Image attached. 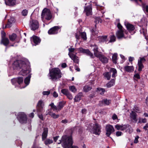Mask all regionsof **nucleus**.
Returning <instances> with one entry per match:
<instances>
[{
  "label": "nucleus",
  "instance_id": "obj_14",
  "mask_svg": "<svg viewBox=\"0 0 148 148\" xmlns=\"http://www.w3.org/2000/svg\"><path fill=\"white\" fill-rule=\"evenodd\" d=\"M4 1L5 4L9 6H14L16 3V0H4Z\"/></svg>",
  "mask_w": 148,
  "mask_h": 148
},
{
  "label": "nucleus",
  "instance_id": "obj_50",
  "mask_svg": "<svg viewBox=\"0 0 148 148\" xmlns=\"http://www.w3.org/2000/svg\"><path fill=\"white\" fill-rule=\"evenodd\" d=\"M50 92L49 91H44L42 92V94L44 95H48L50 94Z\"/></svg>",
  "mask_w": 148,
  "mask_h": 148
},
{
  "label": "nucleus",
  "instance_id": "obj_55",
  "mask_svg": "<svg viewBox=\"0 0 148 148\" xmlns=\"http://www.w3.org/2000/svg\"><path fill=\"white\" fill-rule=\"evenodd\" d=\"M80 34L79 33H76L75 34V36L76 38L77 39H79V35Z\"/></svg>",
  "mask_w": 148,
  "mask_h": 148
},
{
  "label": "nucleus",
  "instance_id": "obj_38",
  "mask_svg": "<svg viewBox=\"0 0 148 148\" xmlns=\"http://www.w3.org/2000/svg\"><path fill=\"white\" fill-rule=\"evenodd\" d=\"M53 143L52 139H47L45 142V143L46 145L51 144Z\"/></svg>",
  "mask_w": 148,
  "mask_h": 148
},
{
  "label": "nucleus",
  "instance_id": "obj_42",
  "mask_svg": "<svg viewBox=\"0 0 148 148\" xmlns=\"http://www.w3.org/2000/svg\"><path fill=\"white\" fill-rule=\"evenodd\" d=\"M61 92L62 93L66 96L69 92L68 90L66 89H62L61 90Z\"/></svg>",
  "mask_w": 148,
  "mask_h": 148
},
{
  "label": "nucleus",
  "instance_id": "obj_35",
  "mask_svg": "<svg viewBox=\"0 0 148 148\" xmlns=\"http://www.w3.org/2000/svg\"><path fill=\"white\" fill-rule=\"evenodd\" d=\"M110 72H112V77H115L116 76V74L117 71L116 69L114 68H111L110 70Z\"/></svg>",
  "mask_w": 148,
  "mask_h": 148
},
{
  "label": "nucleus",
  "instance_id": "obj_49",
  "mask_svg": "<svg viewBox=\"0 0 148 148\" xmlns=\"http://www.w3.org/2000/svg\"><path fill=\"white\" fill-rule=\"evenodd\" d=\"M103 101L104 102V103H105V104L106 105H108L110 103V102L111 101L110 100H108L107 99L104 100Z\"/></svg>",
  "mask_w": 148,
  "mask_h": 148
},
{
  "label": "nucleus",
  "instance_id": "obj_15",
  "mask_svg": "<svg viewBox=\"0 0 148 148\" xmlns=\"http://www.w3.org/2000/svg\"><path fill=\"white\" fill-rule=\"evenodd\" d=\"M69 55L71 59L73 61V62L75 63H78L79 62V59L78 57L72 53H69Z\"/></svg>",
  "mask_w": 148,
  "mask_h": 148
},
{
  "label": "nucleus",
  "instance_id": "obj_26",
  "mask_svg": "<svg viewBox=\"0 0 148 148\" xmlns=\"http://www.w3.org/2000/svg\"><path fill=\"white\" fill-rule=\"evenodd\" d=\"M48 131L47 128L44 129L43 132L42 134V138L43 140L45 139L46 138L47 136Z\"/></svg>",
  "mask_w": 148,
  "mask_h": 148
},
{
  "label": "nucleus",
  "instance_id": "obj_53",
  "mask_svg": "<svg viewBox=\"0 0 148 148\" xmlns=\"http://www.w3.org/2000/svg\"><path fill=\"white\" fill-rule=\"evenodd\" d=\"M139 138V137L138 136H137L135 137V138L134 141V143H137L138 142V139Z\"/></svg>",
  "mask_w": 148,
  "mask_h": 148
},
{
  "label": "nucleus",
  "instance_id": "obj_17",
  "mask_svg": "<svg viewBox=\"0 0 148 148\" xmlns=\"http://www.w3.org/2000/svg\"><path fill=\"white\" fill-rule=\"evenodd\" d=\"M128 126V125H121L117 124L115 126V128L118 130L123 131L125 130L127 128Z\"/></svg>",
  "mask_w": 148,
  "mask_h": 148
},
{
  "label": "nucleus",
  "instance_id": "obj_63",
  "mask_svg": "<svg viewBox=\"0 0 148 148\" xmlns=\"http://www.w3.org/2000/svg\"><path fill=\"white\" fill-rule=\"evenodd\" d=\"M145 59L144 58H141L140 60H138V62H141L142 63V62H143L145 61Z\"/></svg>",
  "mask_w": 148,
  "mask_h": 148
},
{
  "label": "nucleus",
  "instance_id": "obj_16",
  "mask_svg": "<svg viewBox=\"0 0 148 148\" xmlns=\"http://www.w3.org/2000/svg\"><path fill=\"white\" fill-rule=\"evenodd\" d=\"M15 21V19L14 18H11L10 19L8 20L7 24L6 25L5 27L3 26V28L4 29L7 27L10 28L12 24L14 23ZM3 25L4 26V24H3Z\"/></svg>",
  "mask_w": 148,
  "mask_h": 148
},
{
  "label": "nucleus",
  "instance_id": "obj_30",
  "mask_svg": "<svg viewBox=\"0 0 148 148\" xmlns=\"http://www.w3.org/2000/svg\"><path fill=\"white\" fill-rule=\"evenodd\" d=\"M9 37L10 40L12 41H14L16 38L17 36L16 34H13L11 35H10Z\"/></svg>",
  "mask_w": 148,
  "mask_h": 148
},
{
  "label": "nucleus",
  "instance_id": "obj_18",
  "mask_svg": "<svg viewBox=\"0 0 148 148\" xmlns=\"http://www.w3.org/2000/svg\"><path fill=\"white\" fill-rule=\"evenodd\" d=\"M23 81V79L22 77H18L16 79H11V82L13 84L16 83V82L19 84L22 83Z\"/></svg>",
  "mask_w": 148,
  "mask_h": 148
},
{
  "label": "nucleus",
  "instance_id": "obj_37",
  "mask_svg": "<svg viewBox=\"0 0 148 148\" xmlns=\"http://www.w3.org/2000/svg\"><path fill=\"white\" fill-rule=\"evenodd\" d=\"M64 103L62 102H60L59 103L58 107V110H60L63 107Z\"/></svg>",
  "mask_w": 148,
  "mask_h": 148
},
{
  "label": "nucleus",
  "instance_id": "obj_41",
  "mask_svg": "<svg viewBox=\"0 0 148 148\" xmlns=\"http://www.w3.org/2000/svg\"><path fill=\"white\" fill-rule=\"evenodd\" d=\"M116 37L114 35H111L110 38L109 42H114L115 41Z\"/></svg>",
  "mask_w": 148,
  "mask_h": 148
},
{
  "label": "nucleus",
  "instance_id": "obj_61",
  "mask_svg": "<svg viewBox=\"0 0 148 148\" xmlns=\"http://www.w3.org/2000/svg\"><path fill=\"white\" fill-rule=\"evenodd\" d=\"M58 93L56 91H54L53 93V96L55 97H58Z\"/></svg>",
  "mask_w": 148,
  "mask_h": 148
},
{
  "label": "nucleus",
  "instance_id": "obj_58",
  "mask_svg": "<svg viewBox=\"0 0 148 148\" xmlns=\"http://www.w3.org/2000/svg\"><path fill=\"white\" fill-rule=\"evenodd\" d=\"M143 8L145 10L146 12H148V6L147 5H144Z\"/></svg>",
  "mask_w": 148,
  "mask_h": 148
},
{
  "label": "nucleus",
  "instance_id": "obj_31",
  "mask_svg": "<svg viewBox=\"0 0 148 148\" xmlns=\"http://www.w3.org/2000/svg\"><path fill=\"white\" fill-rule=\"evenodd\" d=\"M91 89L92 87L91 86L88 85H86L84 87L83 90L85 92H87L90 90Z\"/></svg>",
  "mask_w": 148,
  "mask_h": 148
},
{
  "label": "nucleus",
  "instance_id": "obj_39",
  "mask_svg": "<svg viewBox=\"0 0 148 148\" xmlns=\"http://www.w3.org/2000/svg\"><path fill=\"white\" fill-rule=\"evenodd\" d=\"M103 75L107 78V79L109 80L110 79L111 77L110 72H106L103 74Z\"/></svg>",
  "mask_w": 148,
  "mask_h": 148
},
{
  "label": "nucleus",
  "instance_id": "obj_1",
  "mask_svg": "<svg viewBox=\"0 0 148 148\" xmlns=\"http://www.w3.org/2000/svg\"><path fill=\"white\" fill-rule=\"evenodd\" d=\"M12 67L14 70H19L21 69V71L19 73L20 75L23 76L25 75L30 72L28 68V63L25 62L17 60L14 61L12 64Z\"/></svg>",
  "mask_w": 148,
  "mask_h": 148
},
{
  "label": "nucleus",
  "instance_id": "obj_22",
  "mask_svg": "<svg viewBox=\"0 0 148 148\" xmlns=\"http://www.w3.org/2000/svg\"><path fill=\"white\" fill-rule=\"evenodd\" d=\"M123 30H119L116 33V35L118 39H120L124 37Z\"/></svg>",
  "mask_w": 148,
  "mask_h": 148
},
{
  "label": "nucleus",
  "instance_id": "obj_11",
  "mask_svg": "<svg viewBox=\"0 0 148 148\" xmlns=\"http://www.w3.org/2000/svg\"><path fill=\"white\" fill-rule=\"evenodd\" d=\"M59 29L58 26H55L51 28L48 31L49 34H56L58 33V31Z\"/></svg>",
  "mask_w": 148,
  "mask_h": 148
},
{
  "label": "nucleus",
  "instance_id": "obj_45",
  "mask_svg": "<svg viewBox=\"0 0 148 148\" xmlns=\"http://www.w3.org/2000/svg\"><path fill=\"white\" fill-rule=\"evenodd\" d=\"M91 32L92 33V35H96V34H97L98 32V31H97L96 30V29H94V28L92 29L91 30Z\"/></svg>",
  "mask_w": 148,
  "mask_h": 148
},
{
  "label": "nucleus",
  "instance_id": "obj_20",
  "mask_svg": "<svg viewBox=\"0 0 148 148\" xmlns=\"http://www.w3.org/2000/svg\"><path fill=\"white\" fill-rule=\"evenodd\" d=\"M130 116L131 119L133 120L134 122H136L137 121V114L135 112L132 111L130 114Z\"/></svg>",
  "mask_w": 148,
  "mask_h": 148
},
{
  "label": "nucleus",
  "instance_id": "obj_33",
  "mask_svg": "<svg viewBox=\"0 0 148 148\" xmlns=\"http://www.w3.org/2000/svg\"><path fill=\"white\" fill-rule=\"evenodd\" d=\"M117 54L114 53L112 56V60L113 62L116 64L117 63Z\"/></svg>",
  "mask_w": 148,
  "mask_h": 148
},
{
  "label": "nucleus",
  "instance_id": "obj_5",
  "mask_svg": "<svg viewBox=\"0 0 148 148\" xmlns=\"http://www.w3.org/2000/svg\"><path fill=\"white\" fill-rule=\"evenodd\" d=\"M18 120L21 123H25L27 122V118L26 114L23 112L18 113L17 117Z\"/></svg>",
  "mask_w": 148,
  "mask_h": 148
},
{
  "label": "nucleus",
  "instance_id": "obj_60",
  "mask_svg": "<svg viewBox=\"0 0 148 148\" xmlns=\"http://www.w3.org/2000/svg\"><path fill=\"white\" fill-rule=\"evenodd\" d=\"M75 50L76 51V50L74 48H70L69 49V52H73Z\"/></svg>",
  "mask_w": 148,
  "mask_h": 148
},
{
  "label": "nucleus",
  "instance_id": "obj_43",
  "mask_svg": "<svg viewBox=\"0 0 148 148\" xmlns=\"http://www.w3.org/2000/svg\"><path fill=\"white\" fill-rule=\"evenodd\" d=\"M81 37L84 40L86 39V34L85 32H83L80 34Z\"/></svg>",
  "mask_w": 148,
  "mask_h": 148
},
{
  "label": "nucleus",
  "instance_id": "obj_32",
  "mask_svg": "<svg viewBox=\"0 0 148 148\" xmlns=\"http://www.w3.org/2000/svg\"><path fill=\"white\" fill-rule=\"evenodd\" d=\"M115 81L114 79H112L110 82L107 84V87L110 88L114 85V84Z\"/></svg>",
  "mask_w": 148,
  "mask_h": 148
},
{
  "label": "nucleus",
  "instance_id": "obj_51",
  "mask_svg": "<svg viewBox=\"0 0 148 148\" xmlns=\"http://www.w3.org/2000/svg\"><path fill=\"white\" fill-rule=\"evenodd\" d=\"M134 110L138 113H140V111L139 110V108L137 107H135L133 109Z\"/></svg>",
  "mask_w": 148,
  "mask_h": 148
},
{
  "label": "nucleus",
  "instance_id": "obj_2",
  "mask_svg": "<svg viewBox=\"0 0 148 148\" xmlns=\"http://www.w3.org/2000/svg\"><path fill=\"white\" fill-rule=\"evenodd\" d=\"M62 145L64 148H79L76 146H72L73 141L71 136L64 135L62 137Z\"/></svg>",
  "mask_w": 148,
  "mask_h": 148
},
{
  "label": "nucleus",
  "instance_id": "obj_19",
  "mask_svg": "<svg viewBox=\"0 0 148 148\" xmlns=\"http://www.w3.org/2000/svg\"><path fill=\"white\" fill-rule=\"evenodd\" d=\"M94 48L93 50L94 52V54L96 57L98 56V55L101 54L100 52L98 51V47L96 45H94L92 46Z\"/></svg>",
  "mask_w": 148,
  "mask_h": 148
},
{
  "label": "nucleus",
  "instance_id": "obj_25",
  "mask_svg": "<svg viewBox=\"0 0 148 148\" xmlns=\"http://www.w3.org/2000/svg\"><path fill=\"white\" fill-rule=\"evenodd\" d=\"M32 38L34 42L36 44L35 45L38 44L40 42V39L37 36H33Z\"/></svg>",
  "mask_w": 148,
  "mask_h": 148
},
{
  "label": "nucleus",
  "instance_id": "obj_12",
  "mask_svg": "<svg viewBox=\"0 0 148 148\" xmlns=\"http://www.w3.org/2000/svg\"><path fill=\"white\" fill-rule=\"evenodd\" d=\"M97 57L99 58L100 60L103 64L107 63L108 62V59L105 56L101 54Z\"/></svg>",
  "mask_w": 148,
  "mask_h": 148
},
{
  "label": "nucleus",
  "instance_id": "obj_36",
  "mask_svg": "<svg viewBox=\"0 0 148 148\" xmlns=\"http://www.w3.org/2000/svg\"><path fill=\"white\" fill-rule=\"evenodd\" d=\"M95 22L96 23L95 27H96V25L97 24L99 23V22L101 23L102 21L101 18L99 17H96L95 18Z\"/></svg>",
  "mask_w": 148,
  "mask_h": 148
},
{
  "label": "nucleus",
  "instance_id": "obj_4",
  "mask_svg": "<svg viewBox=\"0 0 148 148\" xmlns=\"http://www.w3.org/2000/svg\"><path fill=\"white\" fill-rule=\"evenodd\" d=\"M41 16L42 18H45L47 20H50L52 17L50 10L46 8L44 9L42 11Z\"/></svg>",
  "mask_w": 148,
  "mask_h": 148
},
{
  "label": "nucleus",
  "instance_id": "obj_28",
  "mask_svg": "<svg viewBox=\"0 0 148 148\" xmlns=\"http://www.w3.org/2000/svg\"><path fill=\"white\" fill-rule=\"evenodd\" d=\"M48 114L50 115L54 119L57 118L59 117V115H56L55 113H52L51 112H49L48 113L46 114V115H47Z\"/></svg>",
  "mask_w": 148,
  "mask_h": 148
},
{
  "label": "nucleus",
  "instance_id": "obj_48",
  "mask_svg": "<svg viewBox=\"0 0 148 148\" xmlns=\"http://www.w3.org/2000/svg\"><path fill=\"white\" fill-rule=\"evenodd\" d=\"M28 12L26 10H23L22 12V14L23 16H26L27 15Z\"/></svg>",
  "mask_w": 148,
  "mask_h": 148
},
{
  "label": "nucleus",
  "instance_id": "obj_21",
  "mask_svg": "<svg viewBox=\"0 0 148 148\" xmlns=\"http://www.w3.org/2000/svg\"><path fill=\"white\" fill-rule=\"evenodd\" d=\"M84 11L86 12V15L88 16L91 15L92 12L91 5H89L85 8L84 9Z\"/></svg>",
  "mask_w": 148,
  "mask_h": 148
},
{
  "label": "nucleus",
  "instance_id": "obj_52",
  "mask_svg": "<svg viewBox=\"0 0 148 148\" xmlns=\"http://www.w3.org/2000/svg\"><path fill=\"white\" fill-rule=\"evenodd\" d=\"M118 28L119 29V30H123V27L120 23H119L117 24Z\"/></svg>",
  "mask_w": 148,
  "mask_h": 148
},
{
  "label": "nucleus",
  "instance_id": "obj_3",
  "mask_svg": "<svg viewBox=\"0 0 148 148\" xmlns=\"http://www.w3.org/2000/svg\"><path fill=\"white\" fill-rule=\"evenodd\" d=\"M50 77V79L52 80H56L61 77L60 70L58 68H55L52 69L49 74Z\"/></svg>",
  "mask_w": 148,
  "mask_h": 148
},
{
  "label": "nucleus",
  "instance_id": "obj_57",
  "mask_svg": "<svg viewBox=\"0 0 148 148\" xmlns=\"http://www.w3.org/2000/svg\"><path fill=\"white\" fill-rule=\"evenodd\" d=\"M143 8L145 10L146 12H148V6L147 5H144Z\"/></svg>",
  "mask_w": 148,
  "mask_h": 148
},
{
  "label": "nucleus",
  "instance_id": "obj_62",
  "mask_svg": "<svg viewBox=\"0 0 148 148\" xmlns=\"http://www.w3.org/2000/svg\"><path fill=\"white\" fill-rule=\"evenodd\" d=\"M117 118V116L116 114H114L112 116V119L113 120H114L116 119Z\"/></svg>",
  "mask_w": 148,
  "mask_h": 148
},
{
  "label": "nucleus",
  "instance_id": "obj_7",
  "mask_svg": "<svg viewBox=\"0 0 148 148\" xmlns=\"http://www.w3.org/2000/svg\"><path fill=\"white\" fill-rule=\"evenodd\" d=\"M29 25L31 29L33 30L37 29L39 26L38 22L37 20L32 19L30 21Z\"/></svg>",
  "mask_w": 148,
  "mask_h": 148
},
{
  "label": "nucleus",
  "instance_id": "obj_8",
  "mask_svg": "<svg viewBox=\"0 0 148 148\" xmlns=\"http://www.w3.org/2000/svg\"><path fill=\"white\" fill-rule=\"evenodd\" d=\"M105 130L106 131V134L108 136H109L114 131L113 126L110 124L106 125Z\"/></svg>",
  "mask_w": 148,
  "mask_h": 148
},
{
  "label": "nucleus",
  "instance_id": "obj_46",
  "mask_svg": "<svg viewBox=\"0 0 148 148\" xmlns=\"http://www.w3.org/2000/svg\"><path fill=\"white\" fill-rule=\"evenodd\" d=\"M98 90L100 92V94L101 95L103 94L104 92H105V90L103 88H99L98 89Z\"/></svg>",
  "mask_w": 148,
  "mask_h": 148
},
{
  "label": "nucleus",
  "instance_id": "obj_64",
  "mask_svg": "<svg viewBox=\"0 0 148 148\" xmlns=\"http://www.w3.org/2000/svg\"><path fill=\"white\" fill-rule=\"evenodd\" d=\"M147 119H141V121L140 122H141L143 123H145L147 122Z\"/></svg>",
  "mask_w": 148,
  "mask_h": 148
},
{
  "label": "nucleus",
  "instance_id": "obj_24",
  "mask_svg": "<svg viewBox=\"0 0 148 148\" xmlns=\"http://www.w3.org/2000/svg\"><path fill=\"white\" fill-rule=\"evenodd\" d=\"M83 96V94L82 92L78 93L74 98V102L79 101L81 99L82 97Z\"/></svg>",
  "mask_w": 148,
  "mask_h": 148
},
{
  "label": "nucleus",
  "instance_id": "obj_40",
  "mask_svg": "<svg viewBox=\"0 0 148 148\" xmlns=\"http://www.w3.org/2000/svg\"><path fill=\"white\" fill-rule=\"evenodd\" d=\"M138 64L139 67L138 71H142V69L144 67L143 65L141 62H138Z\"/></svg>",
  "mask_w": 148,
  "mask_h": 148
},
{
  "label": "nucleus",
  "instance_id": "obj_10",
  "mask_svg": "<svg viewBox=\"0 0 148 148\" xmlns=\"http://www.w3.org/2000/svg\"><path fill=\"white\" fill-rule=\"evenodd\" d=\"M5 34L4 33L1 36L0 44L7 46L9 43V40L8 38L5 37Z\"/></svg>",
  "mask_w": 148,
  "mask_h": 148
},
{
  "label": "nucleus",
  "instance_id": "obj_59",
  "mask_svg": "<svg viewBox=\"0 0 148 148\" xmlns=\"http://www.w3.org/2000/svg\"><path fill=\"white\" fill-rule=\"evenodd\" d=\"M122 132H121L118 131L116 132V135L117 136H119L121 135Z\"/></svg>",
  "mask_w": 148,
  "mask_h": 148
},
{
  "label": "nucleus",
  "instance_id": "obj_44",
  "mask_svg": "<svg viewBox=\"0 0 148 148\" xmlns=\"http://www.w3.org/2000/svg\"><path fill=\"white\" fill-rule=\"evenodd\" d=\"M69 90L72 92H75L77 91V89L74 86H71L69 87Z\"/></svg>",
  "mask_w": 148,
  "mask_h": 148
},
{
  "label": "nucleus",
  "instance_id": "obj_54",
  "mask_svg": "<svg viewBox=\"0 0 148 148\" xmlns=\"http://www.w3.org/2000/svg\"><path fill=\"white\" fill-rule=\"evenodd\" d=\"M38 117L42 120L43 121L44 120L43 116L42 114H38Z\"/></svg>",
  "mask_w": 148,
  "mask_h": 148
},
{
  "label": "nucleus",
  "instance_id": "obj_6",
  "mask_svg": "<svg viewBox=\"0 0 148 148\" xmlns=\"http://www.w3.org/2000/svg\"><path fill=\"white\" fill-rule=\"evenodd\" d=\"M90 126L93 127L92 130L93 133L96 135H99L101 132V126L97 123H95V125L92 124Z\"/></svg>",
  "mask_w": 148,
  "mask_h": 148
},
{
  "label": "nucleus",
  "instance_id": "obj_34",
  "mask_svg": "<svg viewBox=\"0 0 148 148\" xmlns=\"http://www.w3.org/2000/svg\"><path fill=\"white\" fill-rule=\"evenodd\" d=\"M31 77V75L29 74L28 76L26 77L24 80V82L27 85H28L29 83Z\"/></svg>",
  "mask_w": 148,
  "mask_h": 148
},
{
  "label": "nucleus",
  "instance_id": "obj_29",
  "mask_svg": "<svg viewBox=\"0 0 148 148\" xmlns=\"http://www.w3.org/2000/svg\"><path fill=\"white\" fill-rule=\"evenodd\" d=\"M125 70L128 72H131L133 71V66H126L125 67Z\"/></svg>",
  "mask_w": 148,
  "mask_h": 148
},
{
  "label": "nucleus",
  "instance_id": "obj_9",
  "mask_svg": "<svg viewBox=\"0 0 148 148\" xmlns=\"http://www.w3.org/2000/svg\"><path fill=\"white\" fill-rule=\"evenodd\" d=\"M44 105V103L43 101L40 100L38 101L36 107L38 112L41 113L42 112Z\"/></svg>",
  "mask_w": 148,
  "mask_h": 148
},
{
  "label": "nucleus",
  "instance_id": "obj_23",
  "mask_svg": "<svg viewBox=\"0 0 148 148\" xmlns=\"http://www.w3.org/2000/svg\"><path fill=\"white\" fill-rule=\"evenodd\" d=\"M98 40L100 42H106L108 41L107 36H99L98 37Z\"/></svg>",
  "mask_w": 148,
  "mask_h": 148
},
{
  "label": "nucleus",
  "instance_id": "obj_56",
  "mask_svg": "<svg viewBox=\"0 0 148 148\" xmlns=\"http://www.w3.org/2000/svg\"><path fill=\"white\" fill-rule=\"evenodd\" d=\"M52 109H53V110H56L57 111V112L58 110V106H54L52 108Z\"/></svg>",
  "mask_w": 148,
  "mask_h": 148
},
{
  "label": "nucleus",
  "instance_id": "obj_13",
  "mask_svg": "<svg viewBox=\"0 0 148 148\" xmlns=\"http://www.w3.org/2000/svg\"><path fill=\"white\" fill-rule=\"evenodd\" d=\"M78 49L80 52H82L83 53H86L87 55L90 56L91 58H94L92 53H91L88 49H84L82 48H80Z\"/></svg>",
  "mask_w": 148,
  "mask_h": 148
},
{
  "label": "nucleus",
  "instance_id": "obj_47",
  "mask_svg": "<svg viewBox=\"0 0 148 148\" xmlns=\"http://www.w3.org/2000/svg\"><path fill=\"white\" fill-rule=\"evenodd\" d=\"M67 97L70 99H72L73 98V97L71 93L69 92L66 95Z\"/></svg>",
  "mask_w": 148,
  "mask_h": 148
},
{
  "label": "nucleus",
  "instance_id": "obj_27",
  "mask_svg": "<svg viewBox=\"0 0 148 148\" xmlns=\"http://www.w3.org/2000/svg\"><path fill=\"white\" fill-rule=\"evenodd\" d=\"M126 27L128 30L129 31H133L135 29L134 26L130 24L127 23L126 24H125Z\"/></svg>",
  "mask_w": 148,
  "mask_h": 148
}]
</instances>
